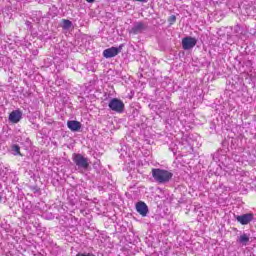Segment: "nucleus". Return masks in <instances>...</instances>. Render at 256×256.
<instances>
[{"label":"nucleus","mask_w":256,"mask_h":256,"mask_svg":"<svg viewBox=\"0 0 256 256\" xmlns=\"http://www.w3.org/2000/svg\"><path fill=\"white\" fill-rule=\"evenodd\" d=\"M67 127L70 129V131H73L74 133L81 130V122L76 120H69L67 122Z\"/></svg>","instance_id":"nucleus-10"},{"label":"nucleus","mask_w":256,"mask_h":256,"mask_svg":"<svg viewBox=\"0 0 256 256\" xmlns=\"http://www.w3.org/2000/svg\"><path fill=\"white\" fill-rule=\"evenodd\" d=\"M72 160L79 173H83V171H87L89 169V158L83 156V154L74 153Z\"/></svg>","instance_id":"nucleus-2"},{"label":"nucleus","mask_w":256,"mask_h":256,"mask_svg":"<svg viewBox=\"0 0 256 256\" xmlns=\"http://www.w3.org/2000/svg\"><path fill=\"white\" fill-rule=\"evenodd\" d=\"M23 117V113L19 110H14L9 115V121L11 123H19Z\"/></svg>","instance_id":"nucleus-9"},{"label":"nucleus","mask_w":256,"mask_h":256,"mask_svg":"<svg viewBox=\"0 0 256 256\" xmlns=\"http://www.w3.org/2000/svg\"><path fill=\"white\" fill-rule=\"evenodd\" d=\"M123 49V46H119L117 47H110L107 48L103 51V57H105V59H112V57H117V54L120 53Z\"/></svg>","instance_id":"nucleus-6"},{"label":"nucleus","mask_w":256,"mask_h":256,"mask_svg":"<svg viewBox=\"0 0 256 256\" xmlns=\"http://www.w3.org/2000/svg\"><path fill=\"white\" fill-rule=\"evenodd\" d=\"M108 107L114 113H123L125 111V103L119 98H112L108 103Z\"/></svg>","instance_id":"nucleus-3"},{"label":"nucleus","mask_w":256,"mask_h":256,"mask_svg":"<svg viewBox=\"0 0 256 256\" xmlns=\"http://www.w3.org/2000/svg\"><path fill=\"white\" fill-rule=\"evenodd\" d=\"M169 21L171 23H175V21H177V17L175 15H171L170 18H169Z\"/></svg>","instance_id":"nucleus-15"},{"label":"nucleus","mask_w":256,"mask_h":256,"mask_svg":"<svg viewBox=\"0 0 256 256\" xmlns=\"http://www.w3.org/2000/svg\"><path fill=\"white\" fill-rule=\"evenodd\" d=\"M1 199H2V198H1V196H0V202H1Z\"/></svg>","instance_id":"nucleus-18"},{"label":"nucleus","mask_w":256,"mask_h":256,"mask_svg":"<svg viewBox=\"0 0 256 256\" xmlns=\"http://www.w3.org/2000/svg\"><path fill=\"white\" fill-rule=\"evenodd\" d=\"M235 219L241 225H249V223L253 221V219H255V215H253V213H247V214L235 216Z\"/></svg>","instance_id":"nucleus-7"},{"label":"nucleus","mask_w":256,"mask_h":256,"mask_svg":"<svg viewBox=\"0 0 256 256\" xmlns=\"http://www.w3.org/2000/svg\"><path fill=\"white\" fill-rule=\"evenodd\" d=\"M71 27H73V22H71L70 20H67V19H63L62 20V28L64 30H69L71 29Z\"/></svg>","instance_id":"nucleus-12"},{"label":"nucleus","mask_w":256,"mask_h":256,"mask_svg":"<svg viewBox=\"0 0 256 256\" xmlns=\"http://www.w3.org/2000/svg\"><path fill=\"white\" fill-rule=\"evenodd\" d=\"M143 31H147V24L144 22H134L131 29L128 30V33L131 35H139L143 33Z\"/></svg>","instance_id":"nucleus-4"},{"label":"nucleus","mask_w":256,"mask_h":256,"mask_svg":"<svg viewBox=\"0 0 256 256\" xmlns=\"http://www.w3.org/2000/svg\"><path fill=\"white\" fill-rule=\"evenodd\" d=\"M195 45H197V38L195 37L187 36L182 39V48L184 51L193 49Z\"/></svg>","instance_id":"nucleus-5"},{"label":"nucleus","mask_w":256,"mask_h":256,"mask_svg":"<svg viewBox=\"0 0 256 256\" xmlns=\"http://www.w3.org/2000/svg\"><path fill=\"white\" fill-rule=\"evenodd\" d=\"M134 1H138L140 3H147V0H134Z\"/></svg>","instance_id":"nucleus-16"},{"label":"nucleus","mask_w":256,"mask_h":256,"mask_svg":"<svg viewBox=\"0 0 256 256\" xmlns=\"http://www.w3.org/2000/svg\"><path fill=\"white\" fill-rule=\"evenodd\" d=\"M152 177L156 181V183H159L160 185H165V183H169V181L173 179V172H169V170L161 168H153Z\"/></svg>","instance_id":"nucleus-1"},{"label":"nucleus","mask_w":256,"mask_h":256,"mask_svg":"<svg viewBox=\"0 0 256 256\" xmlns=\"http://www.w3.org/2000/svg\"><path fill=\"white\" fill-rule=\"evenodd\" d=\"M237 241L241 245L247 246V243L249 242V235L244 233V234L240 235V237L238 238Z\"/></svg>","instance_id":"nucleus-11"},{"label":"nucleus","mask_w":256,"mask_h":256,"mask_svg":"<svg viewBox=\"0 0 256 256\" xmlns=\"http://www.w3.org/2000/svg\"><path fill=\"white\" fill-rule=\"evenodd\" d=\"M87 3H95V0H86Z\"/></svg>","instance_id":"nucleus-17"},{"label":"nucleus","mask_w":256,"mask_h":256,"mask_svg":"<svg viewBox=\"0 0 256 256\" xmlns=\"http://www.w3.org/2000/svg\"><path fill=\"white\" fill-rule=\"evenodd\" d=\"M136 211L142 217H147V214L149 213V207L145 202L139 201L138 203H136Z\"/></svg>","instance_id":"nucleus-8"},{"label":"nucleus","mask_w":256,"mask_h":256,"mask_svg":"<svg viewBox=\"0 0 256 256\" xmlns=\"http://www.w3.org/2000/svg\"><path fill=\"white\" fill-rule=\"evenodd\" d=\"M13 155H22L21 154V147L19 145L15 144L12 146Z\"/></svg>","instance_id":"nucleus-13"},{"label":"nucleus","mask_w":256,"mask_h":256,"mask_svg":"<svg viewBox=\"0 0 256 256\" xmlns=\"http://www.w3.org/2000/svg\"><path fill=\"white\" fill-rule=\"evenodd\" d=\"M25 25H26L27 29H29V31H31V29H33V24L31 23V21H26Z\"/></svg>","instance_id":"nucleus-14"}]
</instances>
